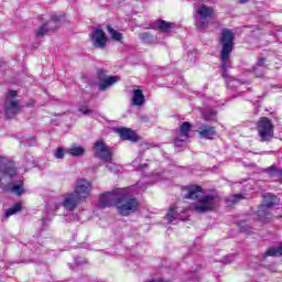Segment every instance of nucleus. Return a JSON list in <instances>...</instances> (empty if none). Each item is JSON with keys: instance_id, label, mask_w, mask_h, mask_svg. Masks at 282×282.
<instances>
[{"instance_id": "1", "label": "nucleus", "mask_w": 282, "mask_h": 282, "mask_svg": "<svg viewBox=\"0 0 282 282\" xmlns=\"http://www.w3.org/2000/svg\"><path fill=\"white\" fill-rule=\"evenodd\" d=\"M115 206L122 217H128L140 207L138 198L129 196V188H116L99 196V208Z\"/></svg>"}, {"instance_id": "2", "label": "nucleus", "mask_w": 282, "mask_h": 282, "mask_svg": "<svg viewBox=\"0 0 282 282\" xmlns=\"http://www.w3.org/2000/svg\"><path fill=\"white\" fill-rule=\"evenodd\" d=\"M219 43L221 45L219 58L220 68L223 69V78H230L228 69L232 67V61H230V54L235 50V33L230 29H224L220 34Z\"/></svg>"}, {"instance_id": "3", "label": "nucleus", "mask_w": 282, "mask_h": 282, "mask_svg": "<svg viewBox=\"0 0 282 282\" xmlns=\"http://www.w3.org/2000/svg\"><path fill=\"white\" fill-rule=\"evenodd\" d=\"M186 191L185 199H195L196 202L192 205L193 210L199 215L213 210V195H206V192L202 186L188 185L184 187Z\"/></svg>"}, {"instance_id": "4", "label": "nucleus", "mask_w": 282, "mask_h": 282, "mask_svg": "<svg viewBox=\"0 0 282 282\" xmlns=\"http://www.w3.org/2000/svg\"><path fill=\"white\" fill-rule=\"evenodd\" d=\"M94 150H95V155L96 158H99V160H102V162H107V169L110 171H118V165L113 163V150L105 144L104 140H97L94 143Z\"/></svg>"}, {"instance_id": "5", "label": "nucleus", "mask_w": 282, "mask_h": 282, "mask_svg": "<svg viewBox=\"0 0 282 282\" xmlns=\"http://www.w3.org/2000/svg\"><path fill=\"white\" fill-rule=\"evenodd\" d=\"M28 169L18 166L17 163L0 159V177H21L25 175Z\"/></svg>"}, {"instance_id": "6", "label": "nucleus", "mask_w": 282, "mask_h": 282, "mask_svg": "<svg viewBox=\"0 0 282 282\" xmlns=\"http://www.w3.org/2000/svg\"><path fill=\"white\" fill-rule=\"evenodd\" d=\"M262 197L263 202L259 207L257 215L260 221H268V219H270V213H268V208L276 206L279 204V198L272 193H265Z\"/></svg>"}, {"instance_id": "7", "label": "nucleus", "mask_w": 282, "mask_h": 282, "mask_svg": "<svg viewBox=\"0 0 282 282\" xmlns=\"http://www.w3.org/2000/svg\"><path fill=\"white\" fill-rule=\"evenodd\" d=\"M257 131L262 142H270L274 138V124L268 117H261L257 124Z\"/></svg>"}, {"instance_id": "8", "label": "nucleus", "mask_w": 282, "mask_h": 282, "mask_svg": "<svg viewBox=\"0 0 282 282\" xmlns=\"http://www.w3.org/2000/svg\"><path fill=\"white\" fill-rule=\"evenodd\" d=\"M210 17H213V9L206 4L198 7L197 14L195 15V25L197 30L204 32L210 24Z\"/></svg>"}, {"instance_id": "9", "label": "nucleus", "mask_w": 282, "mask_h": 282, "mask_svg": "<svg viewBox=\"0 0 282 282\" xmlns=\"http://www.w3.org/2000/svg\"><path fill=\"white\" fill-rule=\"evenodd\" d=\"M17 98V90H10L4 100V113L7 118H14L17 113L21 112V104Z\"/></svg>"}, {"instance_id": "10", "label": "nucleus", "mask_w": 282, "mask_h": 282, "mask_svg": "<svg viewBox=\"0 0 282 282\" xmlns=\"http://www.w3.org/2000/svg\"><path fill=\"white\" fill-rule=\"evenodd\" d=\"M188 209H180V207L172 206L170 207L166 219L169 224H177V221H186L188 219Z\"/></svg>"}, {"instance_id": "11", "label": "nucleus", "mask_w": 282, "mask_h": 282, "mask_svg": "<svg viewBox=\"0 0 282 282\" xmlns=\"http://www.w3.org/2000/svg\"><path fill=\"white\" fill-rule=\"evenodd\" d=\"M94 186L91 185V182L87 181L86 178H79L77 180L75 191L73 192L77 197L83 199H87L89 195H91Z\"/></svg>"}, {"instance_id": "12", "label": "nucleus", "mask_w": 282, "mask_h": 282, "mask_svg": "<svg viewBox=\"0 0 282 282\" xmlns=\"http://www.w3.org/2000/svg\"><path fill=\"white\" fill-rule=\"evenodd\" d=\"M191 122L185 121L181 124L180 130L176 131V137L174 139L175 147H184L186 144V140H188L191 133Z\"/></svg>"}, {"instance_id": "13", "label": "nucleus", "mask_w": 282, "mask_h": 282, "mask_svg": "<svg viewBox=\"0 0 282 282\" xmlns=\"http://www.w3.org/2000/svg\"><path fill=\"white\" fill-rule=\"evenodd\" d=\"M80 202H83V199L78 197V194H74V192H72L65 195V198L59 206H63L64 210L69 214L74 213V210L78 208V204H80Z\"/></svg>"}, {"instance_id": "14", "label": "nucleus", "mask_w": 282, "mask_h": 282, "mask_svg": "<svg viewBox=\"0 0 282 282\" xmlns=\"http://www.w3.org/2000/svg\"><path fill=\"white\" fill-rule=\"evenodd\" d=\"M58 23H61V17H58L57 14H53L51 17V20L43 24L36 32L37 39H41V36H45L47 32H54V29L58 28Z\"/></svg>"}, {"instance_id": "15", "label": "nucleus", "mask_w": 282, "mask_h": 282, "mask_svg": "<svg viewBox=\"0 0 282 282\" xmlns=\"http://www.w3.org/2000/svg\"><path fill=\"white\" fill-rule=\"evenodd\" d=\"M205 122L198 128V133L200 138H206L207 140L213 139V113L204 115Z\"/></svg>"}, {"instance_id": "16", "label": "nucleus", "mask_w": 282, "mask_h": 282, "mask_svg": "<svg viewBox=\"0 0 282 282\" xmlns=\"http://www.w3.org/2000/svg\"><path fill=\"white\" fill-rule=\"evenodd\" d=\"M90 41L94 47L102 50L107 45V35L105 34V31L96 29L90 34Z\"/></svg>"}, {"instance_id": "17", "label": "nucleus", "mask_w": 282, "mask_h": 282, "mask_svg": "<svg viewBox=\"0 0 282 282\" xmlns=\"http://www.w3.org/2000/svg\"><path fill=\"white\" fill-rule=\"evenodd\" d=\"M98 76H99V80H101L99 83V91H105V90L109 89V87H111V85H116V83H118V80H120V78H118V76H110V77L105 78V76H106L105 70H99Z\"/></svg>"}, {"instance_id": "18", "label": "nucleus", "mask_w": 282, "mask_h": 282, "mask_svg": "<svg viewBox=\"0 0 282 282\" xmlns=\"http://www.w3.org/2000/svg\"><path fill=\"white\" fill-rule=\"evenodd\" d=\"M0 188L4 189L7 193H13L14 195H23V182H19L18 184L8 183V185H0Z\"/></svg>"}, {"instance_id": "19", "label": "nucleus", "mask_w": 282, "mask_h": 282, "mask_svg": "<svg viewBox=\"0 0 282 282\" xmlns=\"http://www.w3.org/2000/svg\"><path fill=\"white\" fill-rule=\"evenodd\" d=\"M121 140H130V142H138V135L135 132L128 128H120L117 130Z\"/></svg>"}, {"instance_id": "20", "label": "nucleus", "mask_w": 282, "mask_h": 282, "mask_svg": "<svg viewBox=\"0 0 282 282\" xmlns=\"http://www.w3.org/2000/svg\"><path fill=\"white\" fill-rule=\"evenodd\" d=\"M132 105H134L135 107H141V105H144V94L142 93V90H133Z\"/></svg>"}, {"instance_id": "21", "label": "nucleus", "mask_w": 282, "mask_h": 282, "mask_svg": "<svg viewBox=\"0 0 282 282\" xmlns=\"http://www.w3.org/2000/svg\"><path fill=\"white\" fill-rule=\"evenodd\" d=\"M68 153L70 155H73L74 158H80V155L85 154V149L83 147H78V145H72L68 149Z\"/></svg>"}, {"instance_id": "22", "label": "nucleus", "mask_w": 282, "mask_h": 282, "mask_svg": "<svg viewBox=\"0 0 282 282\" xmlns=\"http://www.w3.org/2000/svg\"><path fill=\"white\" fill-rule=\"evenodd\" d=\"M21 208V203H17L15 205L6 210L4 219H8V217H12V215H17V213H20Z\"/></svg>"}, {"instance_id": "23", "label": "nucleus", "mask_w": 282, "mask_h": 282, "mask_svg": "<svg viewBox=\"0 0 282 282\" xmlns=\"http://www.w3.org/2000/svg\"><path fill=\"white\" fill-rule=\"evenodd\" d=\"M241 199H246V196L243 194H234L229 197H227L225 200L227 204H239V202H241Z\"/></svg>"}, {"instance_id": "24", "label": "nucleus", "mask_w": 282, "mask_h": 282, "mask_svg": "<svg viewBox=\"0 0 282 282\" xmlns=\"http://www.w3.org/2000/svg\"><path fill=\"white\" fill-rule=\"evenodd\" d=\"M173 23L166 22V21H158V28L161 30V32H171V29L173 28Z\"/></svg>"}, {"instance_id": "25", "label": "nucleus", "mask_w": 282, "mask_h": 282, "mask_svg": "<svg viewBox=\"0 0 282 282\" xmlns=\"http://www.w3.org/2000/svg\"><path fill=\"white\" fill-rule=\"evenodd\" d=\"M265 172L268 173V175H271V176L279 175V177H282V170H279L276 165H271L267 167Z\"/></svg>"}, {"instance_id": "26", "label": "nucleus", "mask_w": 282, "mask_h": 282, "mask_svg": "<svg viewBox=\"0 0 282 282\" xmlns=\"http://www.w3.org/2000/svg\"><path fill=\"white\" fill-rule=\"evenodd\" d=\"M108 32L113 41H121L122 40V33L116 31L111 26H108Z\"/></svg>"}, {"instance_id": "27", "label": "nucleus", "mask_w": 282, "mask_h": 282, "mask_svg": "<svg viewBox=\"0 0 282 282\" xmlns=\"http://www.w3.org/2000/svg\"><path fill=\"white\" fill-rule=\"evenodd\" d=\"M140 39H141V41H143V43H153V41H155V37L153 35H150L147 32L141 33Z\"/></svg>"}, {"instance_id": "28", "label": "nucleus", "mask_w": 282, "mask_h": 282, "mask_svg": "<svg viewBox=\"0 0 282 282\" xmlns=\"http://www.w3.org/2000/svg\"><path fill=\"white\" fill-rule=\"evenodd\" d=\"M138 162H140V159L134 160L132 162L134 169H137V171H147V169H149V164H138Z\"/></svg>"}, {"instance_id": "29", "label": "nucleus", "mask_w": 282, "mask_h": 282, "mask_svg": "<svg viewBox=\"0 0 282 282\" xmlns=\"http://www.w3.org/2000/svg\"><path fill=\"white\" fill-rule=\"evenodd\" d=\"M54 158H56V160H63L65 158V150L63 148H57Z\"/></svg>"}, {"instance_id": "30", "label": "nucleus", "mask_w": 282, "mask_h": 282, "mask_svg": "<svg viewBox=\"0 0 282 282\" xmlns=\"http://www.w3.org/2000/svg\"><path fill=\"white\" fill-rule=\"evenodd\" d=\"M263 257H279V251L276 248H269Z\"/></svg>"}, {"instance_id": "31", "label": "nucleus", "mask_w": 282, "mask_h": 282, "mask_svg": "<svg viewBox=\"0 0 282 282\" xmlns=\"http://www.w3.org/2000/svg\"><path fill=\"white\" fill-rule=\"evenodd\" d=\"M235 261V256L234 254H230V256H225L220 262L221 263H225V264H228V263H232Z\"/></svg>"}, {"instance_id": "32", "label": "nucleus", "mask_w": 282, "mask_h": 282, "mask_svg": "<svg viewBox=\"0 0 282 282\" xmlns=\"http://www.w3.org/2000/svg\"><path fill=\"white\" fill-rule=\"evenodd\" d=\"M241 232H250V226L246 225V223H240Z\"/></svg>"}, {"instance_id": "33", "label": "nucleus", "mask_w": 282, "mask_h": 282, "mask_svg": "<svg viewBox=\"0 0 282 282\" xmlns=\"http://www.w3.org/2000/svg\"><path fill=\"white\" fill-rule=\"evenodd\" d=\"M52 219H50V218H44V219H42L41 221H40V224H42L43 225V230H45V228H47V226H48V224H50V221H51Z\"/></svg>"}, {"instance_id": "34", "label": "nucleus", "mask_w": 282, "mask_h": 282, "mask_svg": "<svg viewBox=\"0 0 282 282\" xmlns=\"http://www.w3.org/2000/svg\"><path fill=\"white\" fill-rule=\"evenodd\" d=\"M79 111H80V113H84V116L93 113V111L90 109H88L87 107L79 108Z\"/></svg>"}, {"instance_id": "35", "label": "nucleus", "mask_w": 282, "mask_h": 282, "mask_svg": "<svg viewBox=\"0 0 282 282\" xmlns=\"http://www.w3.org/2000/svg\"><path fill=\"white\" fill-rule=\"evenodd\" d=\"M75 263L77 265H83L84 263H87V260L85 258H77L75 259Z\"/></svg>"}, {"instance_id": "36", "label": "nucleus", "mask_w": 282, "mask_h": 282, "mask_svg": "<svg viewBox=\"0 0 282 282\" xmlns=\"http://www.w3.org/2000/svg\"><path fill=\"white\" fill-rule=\"evenodd\" d=\"M263 65H265V58H260V61L257 63L254 69H257V67H263Z\"/></svg>"}, {"instance_id": "37", "label": "nucleus", "mask_w": 282, "mask_h": 282, "mask_svg": "<svg viewBox=\"0 0 282 282\" xmlns=\"http://www.w3.org/2000/svg\"><path fill=\"white\" fill-rule=\"evenodd\" d=\"M276 250H278V256L282 257V243L279 247H276Z\"/></svg>"}, {"instance_id": "38", "label": "nucleus", "mask_w": 282, "mask_h": 282, "mask_svg": "<svg viewBox=\"0 0 282 282\" xmlns=\"http://www.w3.org/2000/svg\"><path fill=\"white\" fill-rule=\"evenodd\" d=\"M56 210H58V204H55V205H54L53 213H56Z\"/></svg>"}, {"instance_id": "39", "label": "nucleus", "mask_w": 282, "mask_h": 282, "mask_svg": "<svg viewBox=\"0 0 282 282\" xmlns=\"http://www.w3.org/2000/svg\"><path fill=\"white\" fill-rule=\"evenodd\" d=\"M249 0H239V3H248Z\"/></svg>"}, {"instance_id": "40", "label": "nucleus", "mask_w": 282, "mask_h": 282, "mask_svg": "<svg viewBox=\"0 0 282 282\" xmlns=\"http://www.w3.org/2000/svg\"><path fill=\"white\" fill-rule=\"evenodd\" d=\"M46 212H47V213H51V210H50V205L46 207Z\"/></svg>"}, {"instance_id": "41", "label": "nucleus", "mask_w": 282, "mask_h": 282, "mask_svg": "<svg viewBox=\"0 0 282 282\" xmlns=\"http://www.w3.org/2000/svg\"><path fill=\"white\" fill-rule=\"evenodd\" d=\"M213 199H214V202H215V199H217V196L214 194V196H213Z\"/></svg>"}, {"instance_id": "42", "label": "nucleus", "mask_w": 282, "mask_h": 282, "mask_svg": "<svg viewBox=\"0 0 282 282\" xmlns=\"http://www.w3.org/2000/svg\"><path fill=\"white\" fill-rule=\"evenodd\" d=\"M0 182H3V178H0Z\"/></svg>"}]
</instances>
